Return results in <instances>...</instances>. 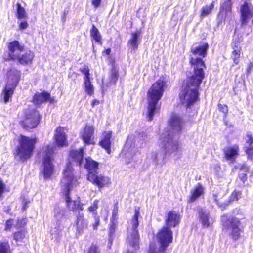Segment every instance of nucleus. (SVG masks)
<instances>
[{"instance_id": "1", "label": "nucleus", "mask_w": 253, "mask_h": 253, "mask_svg": "<svg viewBox=\"0 0 253 253\" xmlns=\"http://www.w3.org/2000/svg\"><path fill=\"white\" fill-rule=\"evenodd\" d=\"M209 45L204 43L199 46L191 48L190 61L194 68V74L188 80L185 88L181 90L179 97L181 103L190 107L198 99V89L205 77L203 69L206 68L202 58L207 55Z\"/></svg>"}, {"instance_id": "2", "label": "nucleus", "mask_w": 253, "mask_h": 253, "mask_svg": "<svg viewBox=\"0 0 253 253\" xmlns=\"http://www.w3.org/2000/svg\"><path fill=\"white\" fill-rule=\"evenodd\" d=\"M184 124L181 116L172 113L169 121V130L163 133L160 136L164 139L165 146L168 154L176 153L179 149V134Z\"/></svg>"}, {"instance_id": "3", "label": "nucleus", "mask_w": 253, "mask_h": 253, "mask_svg": "<svg viewBox=\"0 0 253 253\" xmlns=\"http://www.w3.org/2000/svg\"><path fill=\"white\" fill-rule=\"evenodd\" d=\"M77 181V176L75 175L72 165L69 162L63 172V177L61 180V187L66 203V206L70 210L72 211L79 210H83V204L78 200H72L70 197V191L73 185Z\"/></svg>"}, {"instance_id": "4", "label": "nucleus", "mask_w": 253, "mask_h": 253, "mask_svg": "<svg viewBox=\"0 0 253 253\" xmlns=\"http://www.w3.org/2000/svg\"><path fill=\"white\" fill-rule=\"evenodd\" d=\"M166 84V82L164 79H160L152 85L148 91V107L147 118L148 121L153 119V116L158 109L157 105L158 101L163 96Z\"/></svg>"}, {"instance_id": "5", "label": "nucleus", "mask_w": 253, "mask_h": 253, "mask_svg": "<svg viewBox=\"0 0 253 253\" xmlns=\"http://www.w3.org/2000/svg\"><path fill=\"white\" fill-rule=\"evenodd\" d=\"M9 57L23 65L32 63L34 55L30 50L24 52V47L21 45L18 41L10 42L8 46Z\"/></svg>"}, {"instance_id": "6", "label": "nucleus", "mask_w": 253, "mask_h": 253, "mask_svg": "<svg viewBox=\"0 0 253 253\" xmlns=\"http://www.w3.org/2000/svg\"><path fill=\"white\" fill-rule=\"evenodd\" d=\"M139 208H135L134 215L129 223L127 228L126 242L130 247L134 251H137L139 248L140 237L137 229L139 225Z\"/></svg>"}, {"instance_id": "7", "label": "nucleus", "mask_w": 253, "mask_h": 253, "mask_svg": "<svg viewBox=\"0 0 253 253\" xmlns=\"http://www.w3.org/2000/svg\"><path fill=\"white\" fill-rule=\"evenodd\" d=\"M35 143V138L21 135L19 139V145L16 150V156H18L21 161L27 160L32 156Z\"/></svg>"}, {"instance_id": "8", "label": "nucleus", "mask_w": 253, "mask_h": 253, "mask_svg": "<svg viewBox=\"0 0 253 253\" xmlns=\"http://www.w3.org/2000/svg\"><path fill=\"white\" fill-rule=\"evenodd\" d=\"M7 84L3 91V100L5 103L9 101L19 83L20 79V71L15 68H11L7 73Z\"/></svg>"}, {"instance_id": "9", "label": "nucleus", "mask_w": 253, "mask_h": 253, "mask_svg": "<svg viewBox=\"0 0 253 253\" xmlns=\"http://www.w3.org/2000/svg\"><path fill=\"white\" fill-rule=\"evenodd\" d=\"M157 238L160 244L158 250L156 251L152 246H150L148 253H164L169 245L172 242V232L169 228L164 226L158 233Z\"/></svg>"}, {"instance_id": "10", "label": "nucleus", "mask_w": 253, "mask_h": 253, "mask_svg": "<svg viewBox=\"0 0 253 253\" xmlns=\"http://www.w3.org/2000/svg\"><path fill=\"white\" fill-rule=\"evenodd\" d=\"M221 221L224 229L226 230L233 240H237L240 237L241 222L239 219L223 215L221 217Z\"/></svg>"}, {"instance_id": "11", "label": "nucleus", "mask_w": 253, "mask_h": 253, "mask_svg": "<svg viewBox=\"0 0 253 253\" xmlns=\"http://www.w3.org/2000/svg\"><path fill=\"white\" fill-rule=\"evenodd\" d=\"M160 140L162 143L165 152L163 150L151 152L147 154V159L148 160L152 161L156 165L158 164L163 165L165 163V159L167 156H173L176 159L180 157L181 156V154L180 153L181 150L180 146H179V149L176 153L168 154L167 153L165 148L164 139H162L161 136H160Z\"/></svg>"}, {"instance_id": "12", "label": "nucleus", "mask_w": 253, "mask_h": 253, "mask_svg": "<svg viewBox=\"0 0 253 253\" xmlns=\"http://www.w3.org/2000/svg\"><path fill=\"white\" fill-rule=\"evenodd\" d=\"M40 116L39 112L33 108L25 111L21 124L24 128L30 130L36 127L39 124Z\"/></svg>"}, {"instance_id": "13", "label": "nucleus", "mask_w": 253, "mask_h": 253, "mask_svg": "<svg viewBox=\"0 0 253 253\" xmlns=\"http://www.w3.org/2000/svg\"><path fill=\"white\" fill-rule=\"evenodd\" d=\"M253 17V5L245 1L240 6V21L241 27L245 29Z\"/></svg>"}, {"instance_id": "14", "label": "nucleus", "mask_w": 253, "mask_h": 253, "mask_svg": "<svg viewBox=\"0 0 253 253\" xmlns=\"http://www.w3.org/2000/svg\"><path fill=\"white\" fill-rule=\"evenodd\" d=\"M48 152L46 153L43 160V165L42 167V173L43 174L44 179L50 178L52 175L54 171V166L52 162V154L53 150L48 148Z\"/></svg>"}, {"instance_id": "15", "label": "nucleus", "mask_w": 253, "mask_h": 253, "mask_svg": "<svg viewBox=\"0 0 253 253\" xmlns=\"http://www.w3.org/2000/svg\"><path fill=\"white\" fill-rule=\"evenodd\" d=\"M197 216L202 228L211 227L214 222V218L210 214L209 211L205 208L199 207L197 208Z\"/></svg>"}, {"instance_id": "16", "label": "nucleus", "mask_w": 253, "mask_h": 253, "mask_svg": "<svg viewBox=\"0 0 253 253\" xmlns=\"http://www.w3.org/2000/svg\"><path fill=\"white\" fill-rule=\"evenodd\" d=\"M132 141L131 137L129 136L127 138L121 154L123 156H125V161L127 164L134 160V156L136 151L135 147L131 144Z\"/></svg>"}, {"instance_id": "17", "label": "nucleus", "mask_w": 253, "mask_h": 253, "mask_svg": "<svg viewBox=\"0 0 253 253\" xmlns=\"http://www.w3.org/2000/svg\"><path fill=\"white\" fill-rule=\"evenodd\" d=\"M87 179L99 188H101L111 183L110 179L108 176L99 174L98 172L95 174L91 173L87 174Z\"/></svg>"}, {"instance_id": "18", "label": "nucleus", "mask_w": 253, "mask_h": 253, "mask_svg": "<svg viewBox=\"0 0 253 253\" xmlns=\"http://www.w3.org/2000/svg\"><path fill=\"white\" fill-rule=\"evenodd\" d=\"M180 220V214L175 211H169L165 219V227L170 229L171 227L176 226L179 223Z\"/></svg>"}, {"instance_id": "19", "label": "nucleus", "mask_w": 253, "mask_h": 253, "mask_svg": "<svg viewBox=\"0 0 253 253\" xmlns=\"http://www.w3.org/2000/svg\"><path fill=\"white\" fill-rule=\"evenodd\" d=\"M141 30H137L131 34V37L127 42V46L131 51L137 49L141 42Z\"/></svg>"}, {"instance_id": "20", "label": "nucleus", "mask_w": 253, "mask_h": 253, "mask_svg": "<svg viewBox=\"0 0 253 253\" xmlns=\"http://www.w3.org/2000/svg\"><path fill=\"white\" fill-rule=\"evenodd\" d=\"M94 128L92 126H88L84 128L82 137L85 144L87 145L94 144Z\"/></svg>"}, {"instance_id": "21", "label": "nucleus", "mask_w": 253, "mask_h": 253, "mask_svg": "<svg viewBox=\"0 0 253 253\" xmlns=\"http://www.w3.org/2000/svg\"><path fill=\"white\" fill-rule=\"evenodd\" d=\"M54 138L56 144L60 147L67 145V137L64 131L63 128L59 126L55 130Z\"/></svg>"}, {"instance_id": "22", "label": "nucleus", "mask_w": 253, "mask_h": 253, "mask_svg": "<svg viewBox=\"0 0 253 253\" xmlns=\"http://www.w3.org/2000/svg\"><path fill=\"white\" fill-rule=\"evenodd\" d=\"M98 200H95L93 204L88 208V210L90 212L92 213V215L94 219V223L92 224L93 229H97L100 224L99 216L97 214L96 210L98 208Z\"/></svg>"}, {"instance_id": "23", "label": "nucleus", "mask_w": 253, "mask_h": 253, "mask_svg": "<svg viewBox=\"0 0 253 253\" xmlns=\"http://www.w3.org/2000/svg\"><path fill=\"white\" fill-rule=\"evenodd\" d=\"M87 220L84 217L82 213H79L77 216L76 226L77 230L79 233H82L84 229L87 228Z\"/></svg>"}, {"instance_id": "24", "label": "nucleus", "mask_w": 253, "mask_h": 253, "mask_svg": "<svg viewBox=\"0 0 253 253\" xmlns=\"http://www.w3.org/2000/svg\"><path fill=\"white\" fill-rule=\"evenodd\" d=\"M66 210L59 206H56L54 209V219L57 223H62L66 216Z\"/></svg>"}, {"instance_id": "25", "label": "nucleus", "mask_w": 253, "mask_h": 253, "mask_svg": "<svg viewBox=\"0 0 253 253\" xmlns=\"http://www.w3.org/2000/svg\"><path fill=\"white\" fill-rule=\"evenodd\" d=\"M85 168L88 171V174L91 173H97L98 169V163L90 158L85 159Z\"/></svg>"}, {"instance_id": "26", "label": "nucleus", "mask_w": 253, "mask_h": 253, "mask_svg": "<svg viewBox=\"0 0 253 253\" xmlns=\"http://www.w3.org/2000/svg\"><path fill=\"white\" fill-rule=\"evenodd\" d=\"M50 95L46 92L42 93H36L33 99L34 104L39 105L45 102L49 98Z\"/></svg>"}, {"instance_id": "27", "label": "nucleus", "mask_w": 253, "mask_h": 253, "mask_svg": "<svg viewBox=\"0 0 253 253\" xmlns=\"http://www.w3.org/2000/svg\"><path fill=\"white\" fill-rule=\"evenodd\" d=\"M70 154L73 161H75L78 165H81L84 156L82 148L76 150H72L70 151Z\"/></svg>"}, {"instance_id": "28", "label": "nucleus", "mask_w": 253, "mask_h": 253, "mask_svg": "<svg viewBox=\"0 0 253 253\" xmlns=\"http://www.w3.org/2000/svg\"><path fill=\"white\" fill-rule=\"evenodd\" d=\"M112 136V132L111 131H107L105 133L104 136L102 139V141L100 142V145L104 148L107 153L108 154H110L111 149V140L110 139Z\"/></svg>"}, {"instance_id": "29", "label": "nucleus", "mask_w": 253, "mask_h": 253, "mask_svg": "<svg viewBox=\"0 0 253 253\" xmlns=\"http://www.w3.org/2000/svg\"><path fill=\"white\" fill-rule=\"evenodd\" d=\"M63 226L61 223L56 222L53 223L50 230V233L56 240L59 239L62 235V231Z\"/></svg>"}, {"instance_id": "30", "label": "nucleus", "mask_w": 253, "mask_h": 253, "mask_svg": "<svg viewBox=\"0 0 253 253\" xmlns=\"http://www.w3.org/2000/svg\"><path fill=\"white\" fill-rule=\"evenodd\" d=\"M203 193V187L199 184L192 189L190 192V197L189 200V202H193L196 200Z\"/></svg>"}, {"instance_id": "31", "label": "nucleus", "mask_w": 253, "mask_h": 253, "mask_svg": "<svg viewBox=\"0 0 253 253\" xmlns=\"http://www.w3.org/2000/svg\"><path fill=\"white\" fill-rule=\"evenodd\" d=\"M238 146L236 145L227 148L224 152L226 158L231 160L234 159V157L238 155Z\"/></svg>"}, {"instance_id": "32", "label": "nucleus", "mask_w": 253, "mask_h": 253, "mask_svg": "<svg viewBox=\"0 0 253 253\" xmlns=\"http://www.w3.org/2000/svg\"><path fill=\"white\" fill-rule=\"evenodd\" d=\"M84 85L85 91L89 95H92L94 93V87L91 84L90 79L87 77L84 78Z\"/></svg>"}, {"instance_id": "33", "label": "nucleus", "mask_w": 253, "mask_h": 253, "mask_svg": "<svg viewBox=\"0 0 253 253\" xmlns=\"http://www.w3.org/2000/svg\"><path fill=\"white\" fill-rule=\"evenodd\" d=\"M16 16L18 19L22 20L27 18V15L25 9L22 7L20 4H17V12Z\"/></svg>"}, {"instance_id": "34", "label": "nucleus", "mask_w": 253, "mask_h": 253, "mask_svg": "<svg viewBox=\"0 0 253 253\" xmlns=\"http://www.w3.org/2000/svg\"><path fill=\"white\" fill-rule=\"evenodd\" d=\"M26 231L24 229H21L20 231L15 232L14 234V239L19 244V243L23 242V240L25 237Z\"/></svg>"}, {"instance_id": "35", "label": "nucleus", "mask_w": 253, "mask_h": 253, "mask_svg": "<svg viewBox=\"0 0 253 253\" xmlns=\"http://www.w3.org/2000/svg\"><path fill=\"white\" fill-rule=\"evenodd\" d=\"M91 37L96 42H100L101 40V35L97 28L93 25L90 31Z\"/></svg>"}, {"instance_id": "36", "label": "nucleus", "mask_w": 253, "mask_h": 253, "mask_svg": "<svg viewBox=\"0 0 253 253\" xmlns=\"http://www.w3.org/2000/svg\"><path fill=\"white\" fill-rule=\"evenodd\" d=\"M213 8V3H211L210 5H206L203 6L201 9V17L203 18L208 16Z\"/></svg>"}, {"instance_id": "37", "label": "nucleus", "mask_w": 253, "mask_h": 253, "mask_svg": "<svg viewBox=\"0 0 253 253\" xmlns=\"http://www.w3.org/2000/svg\"><path fill=\"white\" fill-rule=\"evenodd\" d=\"M10 249V245L8 241L0 242V253H8Z\"/></svg>"}, {"instance_id": "38", "label": "nucleus", "mask_w": 253, "mask_h": 253, "mask_svg": "<svg viewBox=\"0 0 253 253\" xmlns=\"http://www.w3.org/2000/svg\"><path fill=\"white\" fill-rule=\"evenodd\" d=\"M137 139L140 140V141H141V144H140V145H138V144H137V146H138L139 147H142L143 144L144 143H146V142H147L149 139L148 136L144 132H140L139 133V134L138 135V136H137Z\"/></svg>"}, {"instance_id": "39", "label": "nucleus", "mask_w": 253, "mask_h": 253, "mask_svg": "<svg viewBox=\"0 0 253 253\" xmlns=\"http://www.w3.org/2000/svg\"><path fill=\"white\" fill-rule=\"evenodd\" d=\"M118 224H114L110 223L109 230V242L112 244L114 238L116 228Z\"/></svg>"}, {"instance_id": "40", "label": "nucleus", "mask_w": 253, "mask_h": 253, "mask_svg": "<svg viewBox=\"0 0 253 253\" xmlns=\"http://www.w3.org/2000/svg\"><path fill=\"white\" fill-rule=\"evenodd\" d=\"M231 0H227L221 6V9L225 11L226 13H230L231 11Z\"/></svg>"}, {"instance_id": "41", "label": "nucleus", "mask_w": 253, "mask_h": 253, "mask_svg": "<svg viewBox=\"0 0 253 253\" xmlns=\"http://www.w3.org/2000/svg\"><path fill=\"white\" fill-rule=\"evenodd\" d=\"M240 57V52L237 50H233L232 54V58L235 64H237L239 62V58Z\"/></svg>"}, {"instance_id": "42", "label": "nucleus", "mask_w": 253, "mask_h": 253, "mask_svg": "<svg viewBox=\"0 0 253 253\" xmlns=\"http://www.w3.org/2000/svg\"><path fill=\"white\" fill-rule=\"evenodd\" d=\"M100 250L99 247L94 244H92L90 248L87 251L86 253H99Z\"/></svg>"}, {"instance_id": "43", "label": "nucleus", "mask_w": 253, "mask_h": 253, "mask_svg": "<svg viewBox=\"0 0 253 253\" xmlns=\"http://www.w3.org/2000/svg\"><path fill=\"white\" fill-rule=\"evenodd\" d=\"M80 71L84 75V78L87 77L88 79H90V73L89 69L88 67L85 66L83 68H81Z\"/></svg>"}, {"instance_id": "44", "label": "nucleus", "mask_w": 253, "mask_h": 253, "mask_svg": "<svg viewBox=\"0 0 253 253\" xmlns=\"http://www.w3.org/2000/svg\"><path fill=\"white\" fill-rule=\"evenodd\" d=\"M218 108L219 111L223 113L224 117H226L228 111L227 106L219 104L218 105Z\"/></svg>"}, {"instance_id": "45", "label": "nucleus", "mask_w": 253, "mask_h": 253, "mask_svg": "<svg viewBox=\"0 0 253 253\" xmlns=\"http://www.w3.org/2000/svg\"><path fill=\"white\" fill-rule=\"evenodd\" d=\"M241 196V192L239 191H234L231 195V200H237Z\"/></svg>"}, {"instance_id": "46", "label": "nucleus", "mask_w": 253, "mask_h": 253, "mask_svg": "<svg viewBox=\"0 0 253 253\" xmlns=\"http://www.w3.org/2000/svg\"><path fill=\"white\" fill-rule=\"evenodd\" d=\"M228 13H226L225 11L220 9V11L218 15V19L220 21L225 20L226 16H227Z\"/></svg>"}, {"instance_id": "47", "label": "nucleus", "mask_w": 253, "mask_h": 253, "mask_svg": "<svg viewBox=\"0 0 253 253\" xmlns=\"http://www.w3.org/2000/svg\"><path fill=\"white\" fill-rule=\"evenodd\" d=\"M20 22H18L19 25L20 29L21 30L25 29L28 26V23L27 22L26 19H23Z\"/></svg>"}, {"instance_id": "48", "label": "nucleus", "mask_w": 253, "mask_h": 253, "mask_svg": "<svg viewBox=\"0 0 253 253\" xmlns=\"http://www.w3.org/2000/svg\"><path fill=\"white\" fill-rule=\"evenodd\" d=\"M14 222H15V221L13 219L7 220L6 223L5 230H7L10 229L12 226L14 224Z\"/></svg>"}, {"instance_id": "49", "label": "nucleus", "mask_w": 253, "mask_h": 253, "mask_svg": "<svg viewBox=\"0 0 253 253\" xmlns=\"http://www.w3.org/2000/svg\"><path fill=\"white\" fill-rule=\"evenodd\" d=\"M118 79V74L115 71H112L111 74V81L115 83Z\"/></svg>"}, {"instance_id": "50", "label": "nucleus", "mask_w": 253, "mask_h": 253, "mask_svg": "<svg viewBox=\"0 0 253 253\" xmlns=\"http://www.w3.org/2000/svg\"><path fill=\"white\" fill-rule=\"evenodd\" d=\"M101 1L102 0H91V3L95 8H97L100 6Z\"/></svg>"}, {"instance_id": "51", "label": "nucleus", "mask_w": 253, "mask_h": 253, "mask_svg": "<svg viewBox=\"0 0 253 253\" xmlns=\"http://www.w3.org/2000/svg\"><path fill=\"white\" fill-rule=\"evenodd\" d=\"M118 214H112L111 218L110 223L114 224V225L118 224Z\"/></svg>"}, {"instance_id": "52", "label": "nucleus", "mask_w": 253, "mask_h": 253, "mask_svg": "<svg viewBox=\"0 0 253 253\" xmlns=\"http://www.w3.org/2000/svg\"><path fill=\"white\" fill-rule=\"evenodd\" d=\"M5 188V184L2 180L0 178V197H1L2 194L3 193Z\"/></svg>"}, {"instance_id": "53", "label": "nucleus", "mask_w": 253, "mask_h": 253, "mask_svg": "<svg viewBox=\"0 0 253 253\" xmlns=\"http://www.w3.org/2000/svg\"><path fill=\"white\" fill-rule=\"evenodd\" d=\"M233 50H237L240 52V44L238 42H235L232 45Z\"/></svg>"}, {"instance_id": "54", "label": "nucleus", "mask_w": 253, "mask_h": 253, "mask_svg": "<svg viewBox=\"0 0 253 253\" xmlns=\"http://www.w3.org/2000/svg\"><path fill=\"white\" fill-rule=\"evenodd\" d=\"M239 178L243 181V183L247 180V175L245 173L240 172L239 174Z\"/></svg>"}, {"instance_id": "55", "label": "nucleus", "mask_w": 253, "mask_h": 253, "mask_svg": "<svg viewBox=\"0 0 253 253\" xmlns=\"http://www.w3.org/2000/svg\"><path fill=\"white\" fill-rule=\"evenodd\" d=\"M246 152L249 157H250L251 159L253 158V148L247 149Z\"/></svg>"}, {"instance_id": "56", "label": "nucleus", "mask_w": 253, "mask_h": 253, "mask_svg": "<svg viewBox=\"0 0 253 253\" xmlns=\"http://www.w3.org/2000/svg\"><path fill=\"white\" fill-rule=\"evenodd\" d=\"M246 143L249 145V146H250L251 145V144L253 143V138L252 137H251V135H248L247 136V138H246Z\"/></svg>"}, {"instance_id": "57", "label": "nucleus", "mask_w": 253, "mask_h": 253, "mask_svg": "<svg viewBox=\"0 0 253 253\" xmlns=\"http://www.w3.org/2000/svg\"><path fill=\"white\" fill-rule=\"evenodd\" d=\"M26 224L25 221L24 219L18 220L17 222L16 226L20 227L24 226Z\"/></svg>"}, {"instance_id": "58", "label": "nucleus", "mask_w": 253, "mask_h": 253, "mask_svg": "<svg viewBox=\"0 0 253 253\" xmlns=\"http://www.w3.org/2000/svg\"><path fill=\"white\" fill-rule=\"evenodd\" d=\"M118 207L117 204H115L114 206V208L112 211V214H118Z\"/></svg>"}, {"instance_id": "59", "label": "nucleus", "mask_w": 253, "mask_h": 253, "mask_svg": "<svg viewBox=\"0 0 253 253\" xmlns=\"http://www.w3.org/2000/svg\"><path fill=\"white\" fill-rule=\"evenodd\" d=\"M99 104V101L98 100L95 99L92 101L91 105L93 107L95 106V105H98Z\"/></svg>"}, {"instance_id": "60", "label": "nucleus", "mask_w": 253, "mask_h": 253, "mask_svg": "<svg viewBox=\"0 0 253 253\" xmlns=\"http://www.w3.org/2000/svg\"><path fill=\"white\" fill-rule=\"evenodd\" d=\"M253 65L251 64H250L247 69V73H249L252 68Z\"/></svg>"}, {"instance_id": "61", "label": "nucleus", "mask_w": 253, "mask_h": 253, "mask_svg": "<svg viewBox=\"0 0 253 253\" xmlns=\"http://www.w3.org/2000/svg\"><path fill=\"white\" fill-rule=\"evenodd\" d=\"M217 195L216 194H214L213 195V197H214V201L217 203V204H219V203H218V199H217Z\"/></svg>"}, {"instance_id": "62", "label": "nucleus", "mask_w": 253, "mask_h": 253, "mask_svg": "<svg viewBox=\"0 0 253 253\" xmlns=\"http://www.w3.org/2000/svg\"><path fill=\"white\" fill-rule=\"evenodd\" d=\"M111 49H107L106 50V53L107 55H109L110 53Z\"/></svg>"}, {"instance_id": "63", "label": "nucleus", "mask_w": 253, "mask_h": 253, "mask_svg": "<svg viewBox=\"0 0 253 253\" xmlns=\"http://www.w3.org/2000/svg\"><path fill=\"white\" fill-rule=\"evenodd\" d=\"M126 253H135L133 251H130L129 250H128L126 251Z\"/></svg>"}, {"instance_id": "64", "label": "nucleus", "mask_w": 253, "mask_h": 253, "mask_svg": "<svg viewBox=\"0 0 253 253\" xmlns=\"http://www.w3.org/2000/svg\"><path fill=\"white\" fill-rule=\"evenodd\" d=\"M26 204L25 203V204H24V205H23V208L24 209H26Z\"/></svg>"}]
</instances>
